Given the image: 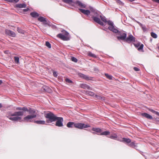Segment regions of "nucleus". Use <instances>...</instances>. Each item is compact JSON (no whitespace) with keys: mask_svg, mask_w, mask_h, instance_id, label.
<instances>
[{"mask_svg":"<svg viewBox=\"0 0 159 159\" xmlns=\"http://www.w3.org/2000/svg\"><path fill=\"white\" fill-rule=\"evenodd\" d=\"M23 114V111H16L13 113L11 111H8L6 113V116L11 120L21 121L22 118L19 116H22Z\"/></svg>","mask_w":159,"mask_h":159,"instance_id":"obj_2","label":"nucleus"},{"mask_svg":"<svg viewBox=\"0 0 159 159\" xmlns=\"http://www.w3.org/2000/svg\"><path fill=\"white\" fill-rule=\"evenodd\" d=\"M5 32L6 34L10 36L15 37L16 36L15 33L10 30H5Z\"/></svg>","mask_w":159,"mask_h":159,"instance_id":"obj_13","label":"nucleus"},{"mask_svg":"<svg viewBox=\"0 0 159 159\" xmlns=\"http://www.w3.org/2000/svg\"><path fill=\"white\" fill-rule=\"evenodd\" d=\"M46 45L49 48H51V45L50 43L48 42H46Z\"/></svg>","mask_w":159,"mask_h":159,"instance_id":"obj_36","label":"nucleus"},{"mask_svg":"<svg viewBox=\"0 0 159 159\" xmlns=\"http://www.w3.org/2000/svg\"><path fill=\"white\" fill-rule=\"evenodd\" d=\"M28 112L30 114H34L35 113V111L34 109L30 108L29 109H28Z\"/></svg>","mask_w":159,"mask_h":159,"instance_id":"obj_24","label":"nucleus"},{"mask_svg":"<svg viewBox=\"0 0 159 159\" xmlns=\"http://www.w3.org/2000/svg\"><path fill=\"white\" fill-rule=\"evenodd\" d=\"M2 83V81L1 80H0V85Z\"/></svg>","mask_w":159,"mask_h":159,"instance_id":"obj_50","label":"nucleus"},{"mask_svg":"<svg viewBox=\"0 0 159 159\" xmlns=\"http://www.w3.org/2000/svg\"><path fill=\"white\" fill-rule=\"evenodd\" d=\"M78 75L80 77H81L84 78V79L87 80H90V79L89 78V77L87 76V75H85L84 74H83L81 73H79L78 74Z\"/></svg>","mask_w":159,"mask_h":159,"instance_id":"obj_16","label":"nucleus"},{"mask_svg":"<svg viewBox=\"0 0 159 159\" xmlns=\"http://www.w3.org/2000/svg\"><path fill=\"white\" fill-rule=\"evenodd\" d=\"M26 6V5L25 3L18 4L16 5V7L20 8H25Z\"/></svg>","mask_w":159,"mask_h":159,"instance_id":"obj_19","label":"nucleus"},{"mask_svg":"<svg viewBox=\"0 0 159 159\" xmlns=\"http://www.w3.org/2000/svg\"><path fill=\"white\" fill-rule=\"evenodd\" d=\"M143 44H141L139 47L138 48V50L139 51L142 50L143 49Z\"/></svg>","mask_w":159,"mask_h":159,"instance_id":"obj_34","label":"nucleus"},{"mask_svg":"<svg viewBox=\"0 0 159 159\" xmlns=\"http://www.w3.org/2000/svg\"><path fill=\"white\" fill-rule=\"evenodd\" d=\"M63 1L67 3L70 4H72V3H75L78 5L80 7L82 8H84L86 7V5L82 3L81 2L79 1H76L75 2H73L72 0H62Z\"/></svg>","mask_w":159,"mask_h":159,"instance_id":"obj_5","label":"nucleus"},{"mask_svg":"<svg viewBox=\"0 0 159 159\" xmlns=\"http://www.w3.org/2000/svg\"><path fill=\"white\" fill-rule=\"evenodd\" d=\"M105 75L107 78L108 79H109L111 80L112 79V77L111 75H109L107 74H105Z\"/></svg>","mask_w":159,"mask_h":159,"instance_id":"obj_33","label":"nucleus"},{"mask_svg":"<svg viewBox=\"0 0 159 159\" xmlns=\"http://www.w3.org/2000/svg\"><path fill=\"white\" fill-rule=\"evenodd\" d=\"M125 41L128 43L134 42L135 41V38L132 34H130L126 37Z\"/></svg>","mask_w":159,"mask_h":159,"instance_id":"obj_10","label":"nucleus"},{"mask_svg":"<svg viewBox=\"0 0 159 159\" xmlns=\"http://www.w3.org/2000/svg\"><path fill=\"white\" fill-rule=\"evenodd\" d=\"M90 10L92 12V14L93 16H92V18L95 22L102 26H103L104 24L103 22L100 20V18L102 21L104 22H107L108 21L107 20L105 17L101 15L100 13L98 11H97L92 7H90Z\"/></svg>","mask_w":159,"mask_h":159,"instance_id":"obj_1","label":"nucleus"},{"mask_svg":"<svg viewBox=\"0 0 159 159\" xmlns=\"http://www.w3.org/2000/svg\"><path fill=\"white\" fill-rule=\"evenodd\" d=\"M134 69L136 71H138L139 70V69L137 67H134Z\"/></svg>","mask_w":159,"mask_h":159,"instance_id":"obj_43","label":"nucleus"},{"mask_svg":"<svg viewBox=\"0 0 159 159\" xmlns=\"http://www.w3.org/2000/svg\"><path fill=\"white\" fill-rule=\"evenodd\" d=\"M74 127L80 129H82L84 128H87L90 127L89 124H85L84 123H75L74 125Z\"/></svg>","mask_w":159,"mask_h":159,"instance_id":"obj_6","label":"nucleus"},{"mask_svg":"<svg viewBox=\"0 0 159 159\" xmlns=\"http://www.w3.org/2000/svg\"><path fill=\"white\" fill-rule=\"evenodd\" d=\"M30 15L33 17L35 18L39 16V14L36 12H33L30 13Z\"/></svg>","mask_w":159,"mask_h":159,"instance_id":"obj_20","label":"nucleus"},{"mask_svg":"<svg viewBox=\"0 0 159 159\" xmlns=\"http://www.w3.org/2000/svg\"><path fill=\"white\" fill-rule=\"evenodd\" d=\"M71 60L72 61L75 62H76L77 61V59L76 58L74 57H72L71 58Z\"/></svg>","mask_w":159,"mask_h":159,"instance_id":"obj_37","label":"nucleus"},{"mask_svg":"<svg viewBox=\"0 0 159 159\" xmlns=\"http://www.w3.org/2000/svg\"><path fill=\"white\" fill-rule=\"evenodd\" d=\"M53 75H54V76L55 77H57V75L56 72H53Z\"/></svg>","mask_w":159,"mask_h":159,"instance_id":"obj_41","label":"nucleus"},{"mask_svg":"<svg viewBox=\"0 0 159 159\" xmlns=\"http://www.w3.org/2000/svg\"><path fill=\"white\" fill-rule=\"evenodd\" d=\"M137 22L139 24V25L140 26H142V24L140 22H139L137 21Z\"/></svg>","mask_w":159,"mask_h":159,"instance_id":"obj_48","label":"nucleus"},{"mask_svg":"<svg viewBox=\"0 0 159 159\" xmlns=\"http://www.w3.org/2000/svg\"><path fill=\"white\" fill-rule=\"evenodd\" d=\"M134 45L135 46V47L138 48L140 46V44L139 43H138L136 44H134Z\"/></svg>","mask_w":159,"mask_h":159,"instance_id":"obj_42","label":"nucleus"},{"mask_svg":"<svg viewBox=\"0 0 159 159\" xmlns=\"http://www.w3.org/2000/svg\"><path fill=\"white\" fill-rule=\"evenodd\" d=\"M80 11L82 13L87 15H89L90 14L91 11H90L89 10H85L82 9H79Z\"/></svg>","mask_w":159,"mask_h":159,"instance_id":"obj_14","label":"nucleus"},{"mask_svg":"<svg viewBox=\"0 0 159 159\" xmlns=\"http://www.w3.org/2000/svg\"><path fill=\"white\" fill-rule=\"evenodd\" d=\"M34 123L38 124L44 125L45 124V122L44 120H36L34 121Z\"/></svg>","mask_w":159,"mask_h":159,"instance_id":"obj_22","label":"nucleus"},{"mask_svg":"<svg viewBox=\"0 0 159 159\" xmlns=\"http://www.w3.org/2000/svg\"><path fill=\"white\" fill-rule=\"evenodd\" d=\"M158 48V49H159V47Z\"/></svg>","mask_w":159,"mask_h":159,"instance_id":"obj_52","label":"nucleus"},{"mask_svg":"<svg viewBox=\"0 0 159 159\" xmlns=\"http://www.w3.org/2000/svg\"><path fill=\"white\" fill-rule=\"evenodd\" d=\"M75 124L74 122H69L67 124L66 126L68 128H72Z\"/></svg>","mask_w":159,"mask_h":159,"instance_id":"obj_18","label":"nucleus"},{"mask_svg":"<svg viewBox=\"0 0 159 159\" xmlns=\"http://www.w3.org/2000/svg\"><path fill=\"white\" fill-rule=\"evenodd\" d=\"M142 28L143 32H146L147 31V29L146 28V26L145 25H142V26H140Z\"/></svg>","mask_w":159,"mask_h":159,"instance_id":"obj_32","label":"nucleus"},{"mask_svg":"<svg viewBox=\"0 0 159 159\" xmlns=\"http://www.w3.org/2000/svg\"><path fill=\"white\" fill-rule=\"evenodd\" d=\"M22 110L24 111H28V109L26 107H22Z\"/></svg>","mask_w":159,"mask_h":159,"instance_id":"obj_40","label":"nucleus"},{"mask_svg":"<svg viewBox=\"0 0 159 159\" xmlns=\"http://www.w3.org/2000/svg\"><path fill=\"white\" fill-rule=\"evenodd\" d=\"M92 130L93 131L98 133H101L102 132V130L99 128H93L92 129Z\"/></svg>","mask_w":159,"mask_h":159,"instance_id":"obj_23","label":"nucleus"},{"mask_svg":"<svg viewBox=\"0 0 159 159\" xmlns=\"http://www.w3.org/2000/svg\"><path fill=\"white\" fill-rule=\"evenodd\" d=\"M120 141L125 142L127 143H129L131 142V140L129 139L123 138L121 140H120Z\"/></svg>","mask_w":159,"mask_h":159,"instance_id":"obj_21","label":"nucleus"},{"mask_svg":"<svg viewBox=\"0 0 159 159\" xmlns=\"http://www.w3.org/2000/svg\"><path fill=\"white\" fill-rule=\"evenodd\" d=\"M62 33L57 35V37L63 40H68L70 39L69 33L64 30L61 31Z\"/></svg>","mask_w":159,"mask_h":159,"instance_id":"obj_4","label":"nucleus"},{"mask_svg":"<svg viewBox=\"0 0 159 159\" xmlns=\"http://www.w3.org/2000/svg\"><path fill=\"white\" fill-rule=\"evenodd\" d=\"M155 114L156 115H157L159 116V112L156 111Z\"/></svg>","mask_w":159,"mask_h":159,"instance_id":"obj_49","label":"nucleus"},{"mask_svg":"<svg viewBox=\"0 0 159 159\" xmlns=\"http://www.w3.org/2000/svg\"><path fill=\"white\" fill-rule=\"evenodd\" d=\"M109 138L111 139H116L117 138V135L116 134H114L111 135Z\"/></svg>","mask_w":159,"mask_h":159,"instance_id":"obj_26","label":"nucleus"},{"mask_svg":"<svg viewBox=\"0 0 159 159\" xmlns=\"http://www.w3.org/2000/svg\"><path fill=\"white\" fill-rule=\"evenodd\" d=\"M95 97L98 99H101L102 100H105V98L104 97H101L99 95H95Z\"/></svg>","mask_w":159,"mask_h":159,"instance_id":"obj_27","label":"nucleus"},{"mask_svg":"<svg viewBox=\"0 0 159 159\" xmlns=\"http://www.w3.org/2000/svg\"><path fill=\"white\" fill-rule=\"evenodd\" d=\"M153 1L159 3V0H152Z\"/></svg>","mask_w":159,"mask_h":159,"instance_id":"obj_47","label":"nucleus"},{"mask_svg":"<svg viewBox=\"0 0 159 159\" xmlns=\"http://www.w3.org/2000/svg\"><path fill=\"white\" fill-rule=\"evenodd\" d=\"M93 134H95V133H94V132H93Z\"/></svg>","mask_w":159,"mask_h":159,"instance_id":"obj_51","label":"nucleus"},{"mask_svg":"<svg viewBox=\"0 0 159 159\" xmlns=\"http://www.w3.org/2000/svg\"><path fill=\"white\" fill-rule=\"evenodd\" d=\"M16 110H22V107H18L16 108Z\"/></svg>","mask_w":159,"mask_h":159,"instance_id":"obj_44","label":"nucleus"},{"mask_svg":"<svg viewBox=\"0 0 159 159\" xmlns=\"http://www.w3.org/2000/svg\"><path fill=\"white\" fill-rule=\"evenodd\" d=\"M81 88L84 89H87L89 90H92V89L89 86L87 85V84H81L80 85Z\"/></svg>","mask_w":159,"mask_h":159,"instance_id":"obj_15","label":"nucleus"},{"mask_svg":"<svg viewBox=\"0 0 159 159\" xmlns=\"http://www.w3.org/2000/svg\"><path fill=\"white\" fill-rule=\"evenodd\" d=\"M29 9L28 8H27L26 9H24L23 10V11H24L26 12V11H29Z\"/></svg>","mask_w":159,"mask_h":159,"instance_id":"obj_46","label":"nucleus"},{"mask_svg":"<svg viewBox=\"0 0 159 159\" xmlns=\"http://www.w3.org/2000/svg\"><path fill=\"white\" fill-rule=\"evenodd\" d=\"M38 20L41 22H43L44 25H48L47 20L46 18L40 16L38 18Z\"/></svg>","mask_w":159,"mask_h":159,"instance_id":"obj_12","label":"nucleus"},{"mask_svg":"<svg viewBox=\"0 0 159 159\" xmlns=\"http://www.w3.org/2000/svg\"><path fill=\"white\" fill-rule=\"evenodd\" d=\"M107 24L109 26L108 27V29L110 30L115 33L118 32V30L115 28L112 22L110 20H108L107 21Z\"/></svg>","mask_w":159,"mask_h":159,"instance_id":"obj_7","label":"nucleus"},{"mask_svg":"<svg viewBox=\"0 0 159 159\" xmlns=\"http://www.w3.org/2000/svg\"><path fill=\"white\" fill-rule=\"evenodd\" d=\"M36 117V114L29 115L24 117V119L27 122H32V119Z\"/></svg>","mask_w":159,"mask_h":159,"instance_id":"obj_11","label":"nucleus"},{"mask_svg":"<svg viewBox=\"0 0 159 159\" xmlns=\"http://www.w3.org/2000/svg\"><path fill=\"white\" fill-rule=\"evenodd\" d=\"M150 111H151V112H152L153 113H154L155 114L156 111H155L154 110H152V109H150L149 110Z\"/></svg>","mask_w":159,"mask_h":159,"instance_id":"obj_45","label":"nucleus"},{"mask_svg":"<svg viewBox=\"0 0 159 159\" xmlns=\"http://www.w3.org/2000/svg\"><path fill=\"white\" fill-rule=\"evenodd\" d=\"M142 116L149 119H152V117L150 115L147 113H143L142 114Z\"/></svg>","mask_w":159,"mask_h":159,"instance_id":"obj_17","label":"nucleus"},{"mask_svg":"<svg viewBox=\"0 0 159 159\" xmlns=\"http://www.w3.org/2000/svg\"><path fill=\"white\" fill-rule=\"evenodd\" d=\"M110 132L109 131H105L101 133L100 135H107L109 134Z\"/></svg>","mask_w":159,"mask_h":159,"instance_id":"obj_25","label":"nucleus"},{"mask_svg":"<svg viewBox=\"0 0 159 159\" xmlns=\"http://www.w3.org/2000/svg\"><path fill=\"white\" fill-rule=\"evenodd\" d=\"M88 54V55L89 56L93 57H96V56L95 55L92 53H91L90 52H89Z\"/></svg>","mask_w":159,"mask_h":159,"instance_id":"obj_29","label":"nucleus"},{"mask_svg":"<svg viewBox=\"0 0 159 159\" xmlns=\"http://www.w3.org/2000/svg\"><path fill=\"white\" fill-rule=\"evenodd\" d=\"M129 146L133 148H135L136 146V145H135V143L134 142H132L131 143L129 144Z\"/></svg>","mask_w":159,"mask_h":159,"instance_id":"obj_30","label":"nucleus"},{"mask_svg":"<svg viewBox=\"0 0 159 159\" xmlns=\"http://www.w3.org/2000/svg\"><path fill=\"white\" fill-rule=\"evenodd\" d=\"M65 80L68 83H72V81L68 78L66 79Z\"/></svg>","mask_w":159,"mask_h":159,"instance_id":"obj_39","label":"nucleus"},{"mask_svg":"<svg viewBox=\"0 0 159 159\" xmlns=\"http://www.w3.org/2000/svg\"><path fill=\"white\" fill-rule=\"evenodd\" d=\"M56 119L57 121L56 123V125L58 127L63 126V118L61 117L57 116Z\"/></svg>","mask_w":159,"mask_h":159,"instance_id":"obj_9","label":"nucleus"},{"mask_svg":"<svg viewBox=\"0 0 159 159\" xmlns=\"http://www.w3.org/2000/svg\"><path fill=\"white\" fill-rule=\"evenodd\" d=\"M44 116L47 119L46 121L48 123L54 122L56 120V118L57 116L51 112L48 111L45 113Z\"/></svg>","mask_w":159,"mask_h":159,"instance_id":"obj_3","label":"nucleus"},{"mask_svg":"<svg viewBox=\"0 0 159 159\" xmlns=\"http://www.w3.org/2000/svg\"><path fill=\"white\" fill-rule=\"evenodd\" d=\"M14 60L16 63L18 64L19 63V58L18 57H14Z\"/></svg>","mask_w":159,"mask_h":159,"instance_id":"obj_28","label":"nucleus"},{"mask_svg":"<svg viewBox=\"0 0 159 159\" xmlns=\"http://www.w3.org/2000/svg\"><path fill=\"white\" fill-rule=\"evenodd\" d=\"M87 94L89 95L93 96L94 95V93L91 91H88L87 92Z\"/></svg>","mask_w":159,"mask_h":159,"instance_id":"obj_35","label":"nucleus"},{"mask_svg":"<svg viewBox=\"0 0 159 159\" xmlns=\"http://www.w3.org/2000/svg\"><path fill=\"white\" fill-rule=\"evenodd\" d=\"M17 30L18 31V32L21 33H24V31L22 30L20 28L18 27L17 28Z\"/></svg>","mask_w":159,"mask_h":159,"instance_id":"obj_38","label":"nucleus"},{"mask_svg":"<svg viewBox=\"0 0 159 159\" xmlns=\"http://www.w3.org/2000/svg\"><path fill=\"white\" fill-rule=\"evenodd\" d=\"M151 36L154 38H156L157 37V34L154 33H151Z\"/></svg>","mask_w":159,"mask_h":159,"instance_id":"obj_31","label":"nucleus"},{"mask_svg":"<svg viewBox=\"0 0 159 159\" xmlns=\"http://www.w3.org/2000/svg\"><path fill=\"white\" fill-rule=\"evenodd\" d=\"M118 35H120V36H118L117 37V39L120 40H125V39L126 38L127 34H126L124 33V32H120L118 30V32H117Z\"/></svg>","mask_w":159,"mask_h":159,"instance_id":"obj_8","label":"nucleus"}]
</instances>
